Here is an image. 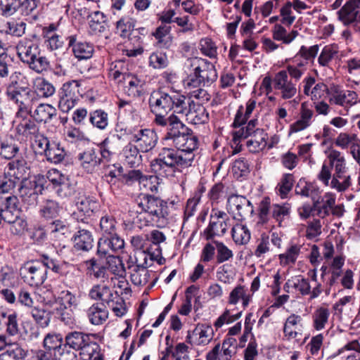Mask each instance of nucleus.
<instances>
[{"label":"nucleus","mask_w":360,"mask_h":360,"mask_svg":"<svg viewBox=\"0 0 360 360\" xmlns=\"http://www.w3.org/2000/svg\"><path fill=\"white\" fill-rule=\"evenodd\" d=\"M148 105L155 116L153 123L160 127H165L174 118H179L175 113L189 112V98L175 91H154L150 95Z\"/></svg>","instance_id":"f257e3e1"},{"label":"nucleus","mask_w":360,"mask_h":360,"mask_svg":"<svg viewBox=\"0 0 360 360\" xmlns=\"http://www.w3.org/2000/svg\"><path fill=\"white\" fill-rule=\"evenodd\" d=\"M140 212L137 219L141 226L165 227L169 221L171 200L165 201L152 195L141 193L136 200Z\"/></svg>","instance_id":"f03ea898"},{"label":"nucleus","mask_w":360,"mask_h":360,"mask_svg":"<svg viewBox=\"0 0 360 360\" xmlns=\"http://www.w3.org/2000/svg\"><path fill=\"white\" fill-rule=\"evenodd\" d=\"M195 155L185 153L174 148L163 147L158 157L151 161L150 168L159 176H172L176 169L191 167Z\"/></svg>","instance_id":"7ed1b4c3"},{"label":"nucleus","mask_w":360,"mask_h":360,"mask_svg":"<svg viewBox=\"0 0 360 360\" xmlns=\"http://www.w3.org/2000/svg\"><path fill=\"white\" fill-rule=\"evenodd\" d=\"M187 65L190 73L184 80V85L187 89L210 85L217 79L214 65L206 59L191 58L187 60Z\"/></svg>","instance_id":"20e7f679"},{"label":"nucleus","mask_w":360,"mask_h":360,"mask_svg":"<svg viewBox=\"0 0 360 360\" xmlns=\"http://www.w3.org/2000/svg\"><path fill=\"white\" fill-rule=\"evenodd\" d=\"M163 127L167 131L163 138L165 141L171 142L176 150L195 155L193 151L198 148V139L180 118H174Z\"/></svg>","instance_id":"39448f33"},{"label":"nucleus","mask_w":360,"mask_h":360,"mask_svg":"<svg viewBox=\"0 0 360 360\" xmlns=\"http://www.w3.org/2000/svg\"><path fill=\"white\" fill-rule=\"evenodd\" d=\"M81 83L78 80L66 82L58 91V108L63 112H68L79 101Z\"/></svg>","instance_id":"423d86ee"},{"label":"nucleus","mask_w":360,"mask_h":360,"mask_svg":"<svg viewBox=\"0 0 360 360\" xmlns=\"http://www.w3.org/2000/svg\"><path fill=\"white\" fill-rule=\"evenodd\" d=\"M227 210L234 219L241 221L254 212L251 202L245 196L232 194L227 200Z\"/></svg>","instance_id":"0eeeda50"},{"label":"nucleus","mask_w":360,"mask_h":360,"mask_svg":"<svg viewBox=\"0 0 360 360\" xmlns=\"http://www.w3.org/2000/svg\"><path fill=\"white\" fill-rule=\"evenodd\" d=\"M125 134H130V141L136 143L142 153H148L153 150L158 143L157 133L151 129H141L134 130L125 129Z\"/></svg>","instance_id":"6e6552de"},{"label":"nucleus","mask_w":360,"mask_h":360,"mask_svg":"<svg viewBox=\"0 0 360 360\" xmlns=\"http://www.w3.org/2000/svg\"><path fill=\"white\" fill-rule=\"evenodd\" d=\"M20 274L24 281L31 286L41 285L47 278L45 268L39 260L25 263L20 269Z\"/></svg>","instance_id":"1a4fd4ad"},{"label":"nucleus","mask_w":360,"mask_h":360,"mask_svg":"<svg viewBox=\"0 0 360 360\" xmlns=\"http://www.w3.org/2000/svg\"><path fill=\"white\" fill-rule=\"evenodd\" d=\"M44 190L42 179L30 180L23 179L18 188L19 195L22 200L28 205H37L39 195H41Z\"/></svg>","instance_id":"9d476101"},{"label":"nucleus","mask_w":360,"mask_h":360,"mask_svg":"<svg viewBox=\"0 0 360 360\" xmlns=\"http://www.w3.org/2000/svg\"><path fill=\"white\" fill-rule=\"evenodd\" d=\"M124 248V240L115 233L98 240L97 253L100 256L110 257L115 253L122 252Z\"/></svg>","instance_id":"9b49d317"},{"label":"nucleus","mask_w":360,"mask_h":360,"mask_svg":"<svg viewBox=\"0 0 360 360\" xmlns=\"http://www.w3.org/2000/svg\"><path fill=\"white\" fill-rule=\"evenodd\" d=\"M359 9L360 0H350L338 11V20L345 26H355L360 21Z\"/></svg>","instance_id":"f8f14e48"},{"label":"nucleus","mask_w":360,"mask_h":360,"mask_svg":"<svg viewBox=\"0 0 360 360\" xmlns=\"http://www.w3.org/2000/svg\"><path fill=\"white\" fill-rule=\"evenodd\" d=\"M8 98L15 103L19 108V110L25 112H31L32 105L37 101V93L27 86L8 97Z\"/></svg>","instance_id":"ddd939ff"},{"label":"nucleus","mask_w":360,"mask_h":360,"mask_svg":"<svg viewBox=\"0 0 360 360\" xmlns=\"http://www.w3.org/2000/svg\"><path fill=\"white\" fill-rule=\"evenodd\" d=\"M214 330L211 326L207 324H198L192 334L188 332L186 340L191 345H206L213 338Z\"/></svg>","instance_id":"4468645a"},{"label":"nucleus","mask_w":360,"mask_h":360,"mask_svg":"<svg viewBox=\"0 0 360 360\" xmlns=\"http://www.w3.org/2000/svg\"><path fill=\"white\" fill-rule=\"evenodd\" d=\"M0 212L5 222H14L20 217L19 201L16 196L6 197L0 202Z\"/></svg>","instance_id":"2eb2a0df"},{"label":"nucleus","mask_w":360,"mask_h":360,"mask_svg":"<svg viewBox=\"0 0 360 360\" xmlns=\"http://www.w3.org/2000/svg\"><path fill=\"white\" fill-rule=\"evenodd\" d=\"M335 203V195L332 193H326L323 196L319 194L313 201V208L316 216L324 219L330 214L331 207Z\"/></svg>","instance_id":"dca6fc26"},{"label":"nucleus","mask_w":360,"mask_h":360,"mask_svg":"<svg viewBox=\"0 0 360 360\" xmlns=\"http://www.w3.org/2000/svg\"><path fill=\"white\" fill-rule=\"evenodd\" d=\"M75 205L78 212L84 217L77 219L82 222H85V219L90 217L97 208V202L94 198L81 193L76 198Z\"/></svg>","instance_id":"f3484780"},{"label":"nucleus","mask_w":360,"mask_h":360,"mask_svg":"<svg viewBox=\"0 0 360 360\" xmlns=\"http://www.w3.org/2000/svg\"><path fill=\"white\" fill-rule=\"evenodd\" d=\"M68 46L72 47L74 56L78 60H86L92 56L94 53L92 44L86 41H78L75 35L68 37Z\"/></svg>","instance_id":"a211bd4d"},{"label":"nucleus","mask_w":360,"mask_h":360,"mask_svg":"<svg viewBox=\"0 0 360 360\" xmlns=\"http://www.w3.org/2000/svg\"><path fill=\"white\" fill-rule=\"evenodd\" d=\"M302 319L300 315L292 314L285 320L283 326L285 338L290 340L302 335Z\"/></svg>","instance_id":"6ab92c4d"},{"label":"nucleus","mask_w":360,"mask_h":360,"mask_svg":"<svg viewBox=\"0 0 360 360\" xmlns=\"http://www.w3.org/2000/svg\"><path fill=\"white\" fill-rule=\"evenodd\" d=\"M89 321L94 326L103 324L108 318V311L103 302H96L86 311Z\"/></svg>","instance_id":"aec40b11"},{"label":"nucleus","mask_w":360,"mask_h":360,"mask_svg":"<svg viewBox=\"0 0 360 360\" xmlns=\"http://www.w3.org/2000/svg\"><path fill=\"white\" fill-rule=\"evenodd\" d=\"M120 137L118 135H112L106 137L99 145L100 153L103 160L110 161L112 156L119 150Z\"/></svg>","instance_id":"412c9836"},{"label":"nucleus","mask_w":360,"mask_h":360,"mask_svg":"<svg viewBox=\"0 0 360 360\" xmlns=\"http://www.w3.org/2000/svg\"><path fill=\"white\" fill-rule=\"evenodd\" d=\"M39 50L37 43L27 39H21L16 46L17 55L24 64Z\"/></svg>","instance_id":"4be33fe9"},{"label":"nucleus","mask_w":360,"mask_h":360,"mask_svg":"<svg viewBox=\"0 0 360 360\" xmlns=\"http://www.w3.org/2000/svg\"><path fill=\"white\" fill-rule=\"evenodd\" d=\"M74 248L79 251L88 252L94 247V237L86 229L78 230L73 236Z\"/></svg>","instance_id":"5701e85b"},{"label":"nucleus","mask_w":360,"mask_h":360,"mask_svg":"<svg viewBox=\"0 0 360 360\" xmlns=\"http://www.w3.org/2000/svg\"><path fill=\"white\" fill-rule=\"evenodd\" d=\"M28 86L29 84L26 76L20 71H15L9 76L8 82L6 84V94L8 97H10Z\"/></svg>","instance_id":"b1692460"},{"label":"nucleus","mask_w":360,"mask_h":360,"mask_svg":"<svg viewBox=\"0 0 360 360\" xmlns=\"http://www.w3.org/2000/svg\"><path fill=\"white\" fill-rule=\"evenodd\" d=\"M150 266L148 262H146V264L139 266L137 269H131L129 277L131 283L136 286H144L150 281L151 274L155 276L153 273L148 269V267Z\"/></svg>","instance_id":"393cba45"},{"label":"nucleus","mask_w":360,"mask_h":360,"mask_svg":"<svg viewBox=\"0 0 360 360\" xmlns=\"http://www.w3.org/2000/svg\"><path fill=\"white\" fill-rule=\"evenodd\" d=\"M249 137L246 145L251 153H259L266 148L267 134L264 129L257 128L255 134Z\"/></svg>","instance_id":"a878e982"},{"label":"nucleus","mask_w":360,"mask_h":360,"mask_svg":"<svg viewBox=\"0 0 360 360\" xmlns=\"http://www.w3.org/2000/svg\"><path fill=\"white\" fill-rule=\"evenodd\" d=\"M88 296L93 300H101L108 306L113 302V294L110 288L105 285H94L89 291Z\"/></svg>","instance_id":"bb28decb"},{"label":"nucleus","mask_w":360,"mask_h":360,"mask_svg":"<svg viewBox=\"0 0 360 360\" xmlns=\"http://www.w3.org/2000/svg\"><path fill=\"white\" fill-rule=\"evenodd\" d=\"M79 160L82 167L89 173H92L101 164V158L98 157L94 149L86 150L79 154Z\"/></svg>","instance_id":"cd10ccee"},{"label":"nucleus","mask_w":360,"mask_h":360,"mask_svg":"<svg viewBox=\"0 0 360 360\" xmlns=\"http://www.w3.org/2000/svg\"><path fill=\"white\" fill-rule=\"evenodd\" d=\"M229 223L226 221L210 220L208 226L204 230L203 236L209 240L216 236H222L226 232Z\"/></svg>","instance_id":"c85d7f7f"},{"label":"nucleus","mask_w":360,"mask_h":360,"mask_svg":"<svg viewBox=\"0 0 360 360\" xmlns=\"http://www.w3.org/2000/svg\"><path fill=\"white\" fill-rule=\"evenodd\" d=\"M25 64L27 65L30 69L39 74L47 71L50 68V62L41 53V49L34 53L32 58H29Z\"/></svg>","instance_id":"c756f323"},{"label":"nucleus","mask_w":360,"mask_h":360,"mask_svg":"<svg viewBox=\"0 0 360 360\" xmlns=\"http://www.w3.org/2000/svg\"><path fill=\"white\" fill-rule=\"evenodd\" d=\"M27 352L18 342H11L6 350L0 354V360H22Z\"/></svg>","instance_id":"7c9ffc66"},{"label":"nucleus","mask_w":360,"mask_h":360,"mask_svg":"<svg viewBox=\"0 0 360 360\" xmlns=\"http://www.w3.org/2000/svg\"><path fill=\"white\" fill-rule=\"evenodd\" d=\"M90 338L89 334L82 332H70L65 338V345L75 351H79Z\"/></svg>","instance_id":"2f4dec72"},{"label":"nucleus","mask_w":360,"mask_h":360,"mask_svg":"<svg viewBox=\"0 0 360 360\" xmlns=\"http://www.w3.org/2000/svg\"><path fill=\"white\" fill-rule=\"evenodd\" d=\"M60 207L59 203L53 200H46L40 205L39 216L45 220H53L60 213Z\"/></svg>","instance_id":"473e14b6"},{"label":"nucleus","mask_w":360,"mask_h":360,"mask_svg":"<svg viewBox=\"0 0 360 360\" xmlns=\"http://www.w3.org/2000/svg\"><path fill=\"white\" fill-rule=\"evenodd\" d=\"M313 111L302 105L300 118L290 126V134L302 131L311 125Z\"/></svg>","instance_id":"72a5a7b5"},{"label":"nucleus","mask_w":360,"mask_h":360,"mask_svg":"<svg viewBox=\"0 0 360 360\" xmlns=\"http://www.w3.org/2000/svg\"><path fill=\"white\" fill-rule=\"evenodd\" d=\"M295 192L302 197L310 198L312 202L321 194V191L317 186L302 179L297 184Z\"/></svg>","instance_id":"f704fd0d"},{"label":"nucleus","mask_w":360,"mask_h":360,"mask_svg":"<svg viewBox=\"0 0 360 360\" xmlns=\"http://www.w3.org/2000/svg\"><path fill=\"white\" fill-rule=\"evenodd\" d=\"M79 356L82 360H96L97 356L103 359V355L101 353V347L95 341L89 339L85 345L79 350Z\"/></svg>","instance_id":"c9c22d12"},{"label":"nucleus","mask_w":360,"mask_h":360,"mask_svg":"<svg viewBox=\"0 0 360 360\" xmlns=\"http://www.w3.org/2000/svg\"><path fill=\"white\" fill-rule=\"evenodd\" d=\"M57 115V110L50 104H39L35 109L33 117L38 122H49Z\"/></svg>","instance_id":"e433bc0d"},{"label":"nucleus","mask_w":360,"mask_h":360,"mask_svg":"<svg viewBox=\"0 0 360 360\" xmlns=\"http://www.w3.org/2000/svg\"><path fill=\"white\" fill-rule=\"evenodd\" d=\"M89 122L99 130H105L109 124L108 112L102 109H97L89 113Z\"/></svg>","instance_id":"4c0bfd02"},{"label":"nucleus","mask_w":360,"mask_h":360,"mask_svg":"<svg viewBox=\"0 0 360 360\" xmlns=\"http://www.w3.org/2000/svg\"><path fill=\"white\" fill-rule=\"evenodd\" d=\"M271 32L273 39L281 41L284 44H290L299 34L298 31L295 30L288 33L286 29L281 24H276Z\"/></svg>","instance_id":"58836bf2"},{"label":"nucleus","mask_w":360,"mask_h":360,"mask_svg":"<svg viewBox=\"0 0 360 360\" xmlns=\"http://www.w3.org/2000/svg\"><path fill=\"white\" fill-rule=\"evenodd\" d=\"M44 155L49 162L58 164L64 160L66 153L60 143L51 141Z\"/></svg>","instance_id":"ea45409f"},{"label":"nucleus","mask_w":360,"mask_h":360,"mask_svg":"<svg viewBox=\"0 0 360 360\" xmlns=\"http://www.w3.org/2000/svg\"><path fill=\"white\" fill-rule=\"evenodd\" d=\"M117 222L114 216L106 213L100 219L98 232L102 237L114 234L117 233Z\"/></svg>","instance_id":"a19ab883"},{"label":"nucleus","mask_w":360,"mask_h":360,"mask_svg":"<svg viewBox=\"0 0 360 360\" xmlns=\"http://www.w3.org/2000/svg\"><path fill=\"white\" fill-rule=\"evenodd\" d=\"M140 151L136 145L129 143L122 150V156L124 162L131 167L139 165L141 160V155L139 154Z\"/></svg>","instance_id":"79ce46f5"},{"label":"nucleus","mask_w":360,"mask_h":360,"mask_svg":"<svg viewBox=\"0 0 360 360\" xmlns=\"http://www.w3.org/2000/svg\"><path fill=\"white\" fill-rule=\"evenodd\" d=\"M148 257L150 261L154 259L153 255L147 253L143 250H139L135 252L133 256L129 255L127 260V269L128 274L131 272V269H137L139 266L146 264V262H148Z\"/></svg>","instance_id":"37998d69"},{"label":"nucleus","mask_w":360,"mask_h":360,"mask_svg":"<svg viewBox=\"0 0 360 360\" xmlns=\"http://www.w3.org/2000/svg\"><path fill=\"white\" fill-rule=\"evenodd\" d=\"M192 105H193L194 107L195 105V103L189 99V112L186 114L182 115L186 116L188 115L195 124H204L208 122L209 114L205 108L201 105H197L196 108L192 110Z\"/></svg>","instance_id":"c03bdc74"},{"label":"nucleus","mask_w":360,"mask_h":360,"mask_svg":"<svg viewBox=\"0 0 360 360\" xmlns=\"http://www.w3.org/2000/svg\"><path fill=\"white\" fill-rule=\"evenodd\" d=\"M22 171H24L23 162L20 160L10 162L4 170L7 175L15 181V184L18 186L21 185L23 179H27L23 177Z\"/></svg>","instance_id":"a18cd8bd"},{"label":"nucleus","mask_w":360,"mask_h":360,"mask_svg":"<svg viewBox=\"0 0 360 360\" xmlns=\"http://www.w3.org/2000/svg\"><path fill=\"white\" fill-rule=\"evenodd\" d=\"M233 241L237 245H245L250 240V232L245 225L237 224L231 229Z\"/></svg>","instance_id":"49530a36"},{"label":"nucleus","mask_w":360,"mask_h":360,"mask_svg":"<svg viewBox=\"0 0 360 360\" xmlns=\"http://www.w3.org/2000/svg\"><path fill=\"white\" fill-rule=\"evenodd\" d=\"M170 30V26L161 25L158 27L153 33V35L158 40V43L160 47L169 48L172 45V38L168 36Z\"/></svg>","instance_id":"de8ad7c7"},{"label":"nucleus","mask_w":360,"mask_h":360,"mask_svg":"<svg viewBox=\"0 0 360 360\" xmlns=\"http://www.w3.org/2000/svg\"><path fill=\"white\" fill-rule=\"evenodd\" d=\"M54 190L58 197L67 198L75 194L77 192V184L71 181L68 176Z\"/></svg>","instance_id":"09e8293b"},{"label":"nucleus","mask_w":360,"mask_h":360,"mask_svg":"<svg viewBox=\"0 0 360 360\" xmlns=\"http://www.w3.org/2000/svg\"><path fill=\"white\" fill-rule=\"evenodd\" d=\"M257 120H251L245 127H242L233 134V141L236 145H238L241 139H245L255 134L257 130Z\"/></svg>","instance_id":"8fccbe9b"},{"label":"nucleus","mask_w":360,"mask_h":360,"mask_svg":"<svg viewBox=\"0 0 360 360\" xmlns=\"http://www.w3.org/2000/svg\"><path fill=\"white\" fill-rule=\"evenodd\" d=\"M35 91L37 94H40L44 98H48L54 94L56 92V89L54 86L42 77H38L35 79L34 83Z\"/></svg>","instance_id":"3c124183"},{"label":"nucleus","mask_w":360,"mask_h":360,"mask_svg":"<svg viewBox=\"0 0 360 360\" xmlns=\"http://www.w3.org/2000/svg\"><path fill=\"white\" fill-rule=\"evenodd\" d=\"M290 210L291 206L288 203L272 204L271 216L281 226L282 221L289 217Z\"/></svg>","instance_id":"603ef678"},{"label":"nucleus","mask_w":360,"mask_h":360,"mask_svg":"<svg viewBox=\"0 0 360 360\" xmlns=\"http://www.w3.org/2000/svg\"><path fill=\"white\" fill-rule=\"evenodd\" d=\"M63 345V337L60 333H48L44 337L43 346L46 350H53L56 353Z\"/></svg>","instance_id":"864d4df0"},{"label":"nucleus","mask_w":360,"mask_h":360,"mask_svg":"<svg viewBox=\"0 0 360 360\" xmlns=\"http://www.w3.org/2000/svg\"><path fill=\"white\" fill-rule=\"evenodd\" d=\"M86 270L88 273L93 275L97 279L104 281L107 278V269L104 266L97 264L96 260L92 258L86 261Z\"/></svg>","instance_id":"5fc2aeb1"},{"label":"nucleus","mask_w":360,"mask_h":360,"mask_svg":"<svg viewBox=\"0 0 360 360\" xmlns=\"http://www.w3.org/2000/svg\"><path fill=\"white\" fill-rule=\"evenodd\" d=\"M330 311L327 308L319 307L313 314L314 327L317 330H321L325 328L328 322Z\"/></svg>","instance_id":"6e6d98bb"},{"label":"nucleus","mask_w":360,"mask_h":360,"mask_svg":"<svg viewBox=\"0 0 360 360\" xmlns=\"http://www.w3.org/2000/svg\"><path fill=\"white\" fill-rule=\"evenodd\" d=\"M23 5L21 0H0V13L4 16L13 15Z\"/></svg>","instance_id":"4d7b16f0"},{"label":"nucleus","mask_w":360,"mask_h":360,"mask_svg":"<svg viewBox=\"0 0 360 360\" xmlns=\"http://www.w3.org/2000/svg\"><path fill=\"white\" fill-rule=\"evenodd\" d=\"M16 129L18 134L26 137L30 136H35L39 133V127L31 120H24L17 126Z\"/></svg>","instance_id":"13d9d810"},{"label":"nucleus","mask_w":360,"mask_h":360,"mask_svg":"<svg viewBox=\"0 0 360 360\" xmlns=\"http://www.w3.org/2000/svg\"><path fill=\"white\" fill-rule=\"evenodd\" d=\"M169 60L165 53L156 51L149 57V65L153 69H164L167 67Z\"/></svg>","instance_id":"bf43d9fd"},{"label":"nucleus","mask_w":360,"mask_h":360,"mask_svg":"<svg viewBox=\"0 0 360 360\" xmlns=\"http://www.w3.org/2000/svg\"><path fill=\"white\" fill-rule=\"evenodd\" d=\"M217 250V262L221 264L229 261L233 257V251L229 249L224 243L217 240L213 241Z\"/></svg>","instance_id":"052dcab7"},{"label":"nucleus","mask_w":360,"mask_h":360,"mask_svg":"<svg viewBox=\"0 0 360 360\" xmlns=\"http://www.w3.org/2000/svg\"><path fill=\"white\" fill-rule=\"evenodd\" d=\"M68 224L66 221L55 219L46 226V231L51 236L56 237L58 233L64 235L68 232Z\"/></svg>","instance_id":"680f3d73"},{"label":"nucleus","mask_w":360,"mask_h":360,"mask_svg":"<svg viewBox=\"0 0 360 360\" xmlns=\"http://www.w3.org/2000/svg\"><path fill=\"white\" fill-rule=\"evenodd\" d=\"M108 260L109 269L113 274L122 278H124L126 275V269L122 260L120 257H107Z\"/></svg>","instance_id":"e2e57ef3"},{"label":"nucleus","mask_w":360,"mask_h":360,"mask_svg":"<svg viewBox=\"0 0 360 360\" xmlns=\"http://www.w3.org/2000/svg\"><path fill=\"white\" fill-rule=\"evenodd\" d=\"M337 53L338 50L336 47L333 46H324L318 58L319 64L323 67L328 66Z\"/></svg>","instance_id":"0e129e2a"},{"label":"nucleus","mask_w":360,"mask_h":360,"mask_svg":"<svg viewBox=\"0 0 360 360\" xmlns=\"http://www.w3.org/2000/svg\"><path fill=\"white\" fill-rule=\"evenodd\" d=\"M19 151V147L13 139L6 140L1 143L0 154L6 159H11Z\"/></svg>","instance_id":"69168bd1"},{"label":"nucleus","mask_w":360,"mask_h":360,"mask_svg":"<svg viewBox=\"0 0 360 360\" xmlns=\"http://www.w3.org/2000/svg\"><path fill=\"white\" fill-rule=\"evenodd\" d=\"M294 183V178L291 174H285L281 182L278 184L277 188L278 193L281 198H286L288 193L290 191L292 188Z\"/></svg>","instance_id":"338daca9"},{"label":"nucleus","mask_w":360,"mask_h":360,"mask_svg":"<svg viewBox=\"0 0 360 360\" xmlns=\"http://www.w3.org/2000/svg\"><path fill=\"white\" fill-rule=\"evenodd\" d=\"M90 27L95 31L101 32L105 29V15L100 11H95L90 15Z\"/></svg>","instance_id":"774afa93"}]
</instances>
